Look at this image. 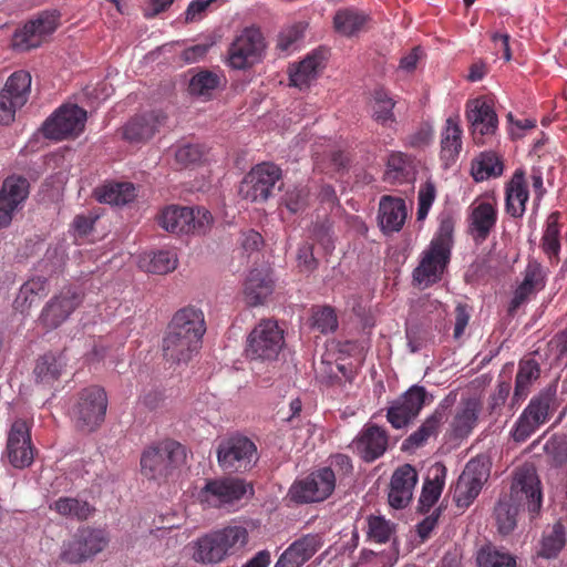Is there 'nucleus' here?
Returning a JSON list of instances; mask_svg holds the SVG:
<instances>
[{
  "label": "nucleus",
  "mask_w": 567,
  "mask_h": 567,
  "mask_svg": "<svg viewBox=\"0 0 567 567\" xmlns=\"http://www.w3.org/2000/svg\"><path fill=\"white\" fill-rule=\"evenodd\" d=\"M136 196L132 183H110L95 189V197L100 203L122 206L132 202Z\"/></svg>",
  "instance_id": "40"
},
{
  "label": "nucleus",
  "mask_w": 567,
  "mask_h": 567,
  "mask_svg": "<svg viewBox=\"0 0 567 567\" xmlns=\"http://www.w3.org/2000/svg\"><path fill=\"white\" fill-rule=\"evenodd\" d=\"M417 478L416 470L410 464H404L394 471L389 492L391 507L401 509L410 504Z\"/></svg>",
  "instance_id": "26"
},
{
  "label": "nucleus",
  "mask_w": 567,
  "mask_h": 567,
  "mask_svg": "<svg viewBox=\"0 0 567 567\" xmlns=\"http://www.w3.org/2000/svg\"><path fill=\"white\" fill-rule=\"evenodd\" d=\"M265 47L264 37L258 29H244L229 47L228 65L235 70L252 66L261 60Z\"/></svg>",
  "instance_id": "15"
},
{
  "label": "nucleus",
  "mask_w": 567,
  "mask_h": 567,
  "mask_svg": "<svg viewBox=\"0 0 567 567\" xmlns=\"http://www.w3.org/2000/svg\"><path fill=\"white\" fill-rule=\"evenodd\" d=\"M173 152L176 165L182 168L199 163L206 148L198 143L181 142L173 147Z\"/></svg>",
  "instance_id": "51"
},
{
  "label": "nucleus",
  "mask_w": 567,
  "mask_h": 567,
  "mask_svg": "<svg viewBox=\"0 0 567 567\" xmlns=\"http://www.w3.org/2000/svg\"><path fill=\"white\" fill-rule=\"evenodd\" d=\"M445 417V406L441 404L423 421L416 431L404 440L402 449L404 451H414L423 446L430 437L437 435Z\"/></svg>",
  "instance_id": "35"
},
{
  "label": "nucleus",
  "mask_w": 567,
  "mask_h": 567,
  "mask_svg": "<svg viewBox=\"0 0 567 567\" xmlns=\"http://www.w3.org/2000/svg\"><path fill=\"white\" fill-rule=\"evenodd\" d=\"M471 311L466 305L458 303L455 308V321L453 337L460 339L468 324Z\"/></svg>",
  "instance_id": "64"
},
{
  "label": "nucleus",
  "mask_w": 567,
  "mask_h": 567,
  "mask_svg": "<svg viewBox=\"0 0 567 567\" xmlns=\"http://www.w3.org/2000/svg\"><path fill=\"white\" fill-rule=\"evenodd\" d=\"M480 411L481 402L477 399H463L450 422V436L456 440L467 437L476 426Z\"/></svg>",
  "instance_id": "29"
},
{
  "label": "nucleus",
  "mask_w": 567,
  "mask_h": 567,
  "mask_svg": "<svg viewBox=\"0 0 567 567\" xmlns=\"http://www.w3.org/2000/svg\"><path fill=\"white\" fill-rule=\"evenodd\" d=\"M323 546L320 534H307L292 542L279 556L274 567H302Z\"/></svg>",
  "instance_id": "24"
},
{
  "label": "nucleus",
  "mask_w": 567,
  "mask_h": 567,
  "mask_svg": "<svg viewBox=\"0 0 567 567\" xmlns=\"http://www.w3.org/2000/svg\"><path fill=\"white\" fill-rule=\"evenodd\" d=\"M58 20L59 17L55 12L39 14L37 19L30 20L14 32L13 47L20 51L38 48L49 34L55 31Z\"/></svg>",
  "instance_id": "20"
},
{
  "label": "nucleus",
  "mask_w": 567,
  "mask_h": 567,
  "mask_svg": "<svg viewBox=\"0 0 567 567\" xmlns=\"http://www.w3.org/2000/svg\"><path fill=\"white\" fill-rule=\"evenodd\" d=\"M205 332L202 310L194 307L179 309L173 316L163 338L164 359L174 364H187L199 352Z\"/></svg>",
  "instance_id": "1"
},
{
  "label": "nucleus",
  "mask_w": 567,
  "mask_h": 567,
  "mask_svg": "<svg viewBox=\"0 0 567 567\" xmlns=\"http://www.w3.org/2000/svg\"><path fill=\"white\" fill-rule=\"evenodd\" d=\"M247 493H252V486L240 478L209 480L198 494V499L205 507L220 508L240 501Z\"/></svg>",
  "instance_id": "11"
},
{
  "label": "nucleus",
  "mask_w": 567,
  "mask_h": 567,
  "mask_svg": "<svg viewBox=\"0 0 567 567\" xmlns=\"http://www.w3.org/2000/svg\"><path fill=\"white\" fill-rule=\"evenodd\" d=\"M336 487V475L330 467H322L307 477L293 482L289 488L290 498L299 504L327 499Z\"/></svg>",
  "instance_id": "10"
},
{
  "label": "nucleus",
  "mask_w": 567,
  "mask_h": 567,
  "mask_svg": "<svg viewBox=\"0 0 567 567\" xmlns=\"http://www.w3.org/2000/svg\"><path fill=\"white\" fill-rule=\"evenodd\" d=\"M64 367L65 359L63 355L47 353L38 360L34 374L38 381L51 383L59 379Z\"/></svg>",
  "instance_id": "45"
},
{
  "label": "nucleus",
  "mask_w": 567,
  "mask_h": 567,
  "mask_svg": "<svg viewBox=\"0 0 567 567\" xmlns=\"http://www.w3.org/2000/svg\"><path fill=\"white\" fill-rule=\"evenodd\" d=\"M408 347L411 352L420 351L427 341V332L422 327L414 324L409 326L405 331Z\"/></svg>",
  "instance_id": "63"
},
{
  "label": "nucleus",
  "mask_w": 567,
  "mask_h": 567,
  "mask_svg": "<svg viewBox=\"0 0 567 567\" xmlns=\"http://www.w3.org/2000/svg\"><path fill=\"white\" fill-rule=\"evenodd\" d=\"M467 212L468 234L476 243L485 241L497 223L496 199L492 196L477 197Z\"/></svg>",
  "instance_id": "17"
},
{
  "label": "nucleus",
  "mask_w": 567,
  "mask_h": 567,
  "mask_svg": "<svg viewBox=\"0 0 567 567\" xmlns=\"http://www.w3.org/2000/svg\"><path fill=\"white\" fill-rule=\"evenodd\" d=\"M312 238L319 244L326 252H331L334 249V234L332 223L327 219L313 226Z\"/></svg>",
  "instance_id": "58"
},
{
  "label": "nucleus",
  "mask_w": 567,
  "mask_h": 567,
  "mask_svg": "<svg viewBox=\"0 0 567 567\" xmlns=\"http://www.w3.org/2000/svg\"><path fill=\"white\" fill-rule=\"evenodd\" d=\"M281 178V169L271 163L254 166L240 183L239 194L251 203H264L272 194L275 185Z\"/></svg>",
  "instance_id": "12"
},
{
  "label": "nucleus",
  "mask_w": 567,
  "mask_h": 567,
  "mask_svg": "<svg viewBox=\"0 0 567 567\" xmlns=\"http://www.w3.org/2000/svg\"><path fill=\"white\" fill-rule=\"evenodd\" d=\"M367 22V16L354 9L339 10L333 18V27L338 33L351 37L358 33Z\"/></svg>",
  "instance_id": "43"
},
{
  "label": "nucleus",
  "mask_w": 567,
  "mask_h": 567,
  "mask_svg": "<svg viewBox=\"0 0 567 567\" xmlns=\"http://www.w3.org/2000/svg\"><path fill=\"white\" fill-rule=\"evenodd\" d=\"M162 228L173 234H205L210 229L213 216L204 207L167 206L158 215Z\"/></svg>",
  "instance_id": "7"
},
{
  "label": "nucleus",
  "mask_w": 567,
  "mask_h": 567,
  "mask_svg": "<svg viewBox=\"0 0 567 567\" xmlns=\"http://www.w3.org/2000/svg\"><path fill=\"white\" fill-rule=\"evenodd\" d=\"M284 330L271 319L261 320L247 337L245 354L251 361L271 362L284 349Z\"/></svg>",
  "instance_id": "6"
},
{
  "label": "nucleus",
  "mask_w": 567,
  "mask_h": 567,
  "mask_svg": "<svg viewBox=\"0 0 567 567\" xmlns=\"http://www.w3.org/2000/svg\"><path fill=\"white\" fill-rule=\"evenodd\" d=\"M326 66V54L321 50H315L307 54L300 62L289 65L290 85L299 90L308 89Z\"/></svg>",
  "instance_id": "27"
},
{
  "label": "nucleus",
  "mask_w": 567,
  "mask_h": 567,
  "mask_svg": "<svg viewBox=\"0 0 567 567\" xmlns=\"http://www.w3.org/2000/svg\"><path fill=\"white\" fill-rule=\"evenodd\" d=\"M305 27L302 23H296L281 30L278 35L277 47L281 52H290L296 43L302 38Z\"/></svg>",
  "instance_id": "57"
},
{
  "label": "nucleus",
  "mask_w": 567,
  "mask_h": 567,
  "mask_svg": "<svg viewBox=\"0 0 567 567\" xmlns=\"http://www.w3.org/2000/svg\"><path fill=\"white\" fill-rule=\"evenodd\" d=\"M248 539V530L243 525L216 528L192 543V558L202 565H218L243 550Z\"/></svg>",
  "instance_id": "3"
},
{
  "label": "nucleus",
  "mask_w": 567,
  "mask_h": 567,
  "mask_svg": "<svg viewBox=\"0 0 567 567\" xmlns=\"http://www.w3.org/2000/svg\"><path fill=\"white\" fill-rule=\"evenodd\" d=\"M446 467L442 463H435L429 471V476L424 481L420 507L427 512L440 498L445 485Z\"/></svg>",
  "instance_id": "36"
},
{
  "label": "nucleus",
  "mask_w": 567,
  "mask_h": 567,
  "mask_svg": "<svg viewBox=\"0 0 567 567\" xmlns=\"http://www.w3.org/2000/svg\"><path fill=\"white\" fill-rule=\"evenodd\" d=\"M540 369L535 360L519 362L515 379L514 400H524L529 393L530 385L539 378Z\"/></svg>",
  "instance_id": "42"
},
{
  "label": "nucleus",
  "mask_w": 567,
  "mask_h": 567,
  "mask_svg": "<svg viewBox=\"0 0 567 567\" xmlns=\"http://www.w3.org/2000/svg\"><path fill=\"white\" fill-rule=\"evenodd\" d=\"M543 493L540 481L533 465H523L515 472L511 495L501 498L495 507L498 530L508 534L516 527L519 507H527L532 515L542 507Z\"/></svg>",
  "instance_id": "2"
},
{
  "label": "nucleus",
  "mask_w": 567,
  "mask_h": 567,
  "mask_svg": "<svg viewBox=\"0 0 567 567\" xmlns=\"http://www.w3.org/2000/svg\"><path fill=\"white\" fill-rule=\"evenodd\" d=\"M491 462L488 457L480 455L465 465L454 488L453 498L458 507H468L478 496L483 485L489 477Z\"/></svg>",
  "instance_id": "9"
},
{
  "label": "nucleus",
  "mask_w": 567,
  "mask_h": 567,
  "mask_svg": "<svg viewBox=\"0 0 567 567\" xmlns=\"http://www.w3.org/2000/svg\"><path fill=\"white\" fill-rule=\"evenodd\" d=\"M388 445L385 429L368 423L352 441L351 449L365 462H373L385 453Z\"/></svg>",
  "instance_id": "23"
},
{
  "label": "nucleus",
  "mask_w": 567,
  "mask_h": 567,
  "mask_svg": "<svg viewBox=\"0 0 567 567\" xmlns=\"http://www.w3.org/2000/svg\"><path fill=\"white\" fill-rule=\"evenodd\" d=\"M556 386L550 385L542 390L534 396L524 409L538 424H544L549 420L550 411L556 401Z\"/></svg>",
  "instance_id": "41"
},
{
  "label": "nucleus",
  "mask_w": 567,
  "mask_h": 567,
  "mask_svg": "<svg viewBox=\"0 0 567 567\" xmlns=\"http://www.w3.org/2000/svg\"><path fill=\"white\" fill-rule=\"evenodd\" d=\"M30 184L19 175L8 176L0 188V229L8 227L29 196Z\"/></svg>",
  "instance_id": "18"
},
{
  "label": "nucleus",
  "mask_w": 567,
  "mask_h": 567,
  "mask_svg": "<svg viewBox=\"0 0 567 567\" xmlns=\"http://www.w3.org/2000/svg\"><path fill=\"white\" fill-rule=\"evenodd\" d=\"M80 303L79 293L72 289L63 290L45 305L40 316V322L47 329H55L71 316Z\"/></svg>",
  "instance_id": "25"
},
{
  "label": "nucleus",
  "mask_w": 567,
  "mask_h": 567,
  "mask_svg": "<svg viewBox=\"0 0 567 567\" xmlns=\"http://www.w3.org/2000/svg\"><path fill=\"white\" fill-rule=\"evenodd\" d=\"M256 445L245 436H230L223 440L217 447V461L226 472H241L255 462Z\"/></svg>",
  "instance_id": "16"
},
{
  "label": "nucleus",
  "mask_w": 567,
  "mask_h": 567,
  "mask_svg": "<svg viewBox=\"0 0 567 567\" xmlns=\"http://www.w3.org/2000/svg\"><path fill=\"white\" fill-rule=\"evenodd\" d=\"M435 197H436L435 185L431 181H426L420 187L419 196H417L419 206H417L416 215H417L419 220H422L427 216V214L435 200Z\"/></svg>",
  "instance_id": "60"
},
{
  "label": "nucleus",
  "mask_w": 567,
  "mask_h": 567,
  "mask_svg": "<svg viewBox=\"0 0 567 567\" xmlns=\"http://www.w3.org/2000/svg\"><path fill=\"white\" fill-rule=\"evenodd\" d=\"M49 508L64 518L76 520H86L95 511L87 501L71 496L59 497L49 504Z\"/></svg>",
  "instance_id": "37"
},
{
  "label": "nucleus",
  "mask_w": 567,
  "mask_h": 567,
  "mask_svg": "<svg viewBox=\"0 0 567 567\" xmlns=\"http://www.w3.org/2000/svg\"><path fill=\"white\" fill-rule=\"evenodd\" d=\"M547 272L535 259H530L524 271V279L516 288L511 301V310L517 309L526 302L530 296L543 290L546 286Z\"/></svg>",
  "instance_id": "28"
},
{
  "label": "nucleus",
  "mask_w": 567,
  "mask_h": 567,
  "mask_svg": "<svg viewBox=\"0 0 567 567\" xmlns=\"http://www.w3.org/2000/svg\"><path fill=\"white\" fill-rule=\"evenodd\" d=\"M109 401L103 388L91 385L82 389L70 402L69 416L84 432H93L105 420Z\"/></svg>",
  "instance_id": "5"
},
{
  "label": "nucleus",
  "mask_w": 567,
  "mask_h": 567,
  "mask_svg": "<svg viewBox=\"0 0 567 567\" xmlns=\"http://www.w3.org/2000/svg\"><path fill=\"white\" fill-rule=\"evenodd\" d=\"M308 200L309 190L305 186L288 189L282 198L285 206L293 214L302 212L307 207Z\"/></svg>",
  "instance_id": "56"
},
{
  "label": "nucleus",
  "mask_w": 567,
  "mask_h": 567,
  "mask_svg": "<svg viewBox=\"0 0 567 567\" xmlns=\"http://www.w3.org/2000/svg\"><path fill=\"white\" fill-rule=\"evenodd\" d=\"M7 455L12 466L24 468L33 461L30 425L24 420H17L11 425L7 440Z\"/></svg>",
  "instance_id": "21"
},
{
  "label": "nucleus",
  "mask_w": 567,
  "mask_h": 567,
  "mask_svg": "<svg viewBox=\"0 0 567 567\" xmlns=\"http://www.w3.org/2000/svg\"><path fill=\"white\" fill-rule=\"evenodd\" d=\"M272 291L274 279L269 269L261 268L249 271L244 284V295L247 305L255 307L264 303Z\"/></svg>",
  "instance_id": "32"
},
{
  "label": "nucleus",
  "mask_w": 567,
  "mask_h": 567,
  "mask_svg": "<svg viewBox=\"0 0 567 567\" xmlns=\"http://www.w3.org/2000/svg\"><path fill=\"white\" fill-rule=\"evenodd\" d=\"M511 385L507 382L497 384L496 390L489 395L487 401V410L491 415L497 417L508 398Z\"/></svg>",
  "instance_id": "61"
},
{
  "label": "nucleus",
  "mask_w": 567,
  "mask_h": 567,
  "mask_svg": "<svg viewBox=\"0 0 567 567\" xmlns=\"http://www.w3.org/2000/svg\"><path fill=\"white\" fill-rule=\"evenodd\" d=\"M177 256L173 251L145 252L138 258V267L150 274L165 275L176 269Z\"/></svg>",
  "instance_id": "39"
},
{
  "label": "nucleus",
  "mask_w": 567,
  "mask_h": 567,
  "mask_svg": "<svg viewBox=\"0 0 567 567\" xmlns=\"http://www.w3.org/2000/svg\"><path fill=\"white\" fill-rule=\"evenodd\" d=\"M395 101L383 89H378L373 93L372 103V117L373 120L383 125L391 126L395 123V115L393 109Z\"/></svg>",
  "instance_id": "44"
},
{
  "label": "nucleus",
  "mask_w": 567,
  "mask_h": 567,
  "mask_svg": "<svg viewBox=\"0 0 567 567\" xmlns=\"http://www.w3.org/2000/svg\"><path fill=\"white\" fill-rule=\"evenodd\" d=\"M165 116L161 112H150L132 118L123 131L125 140L141 143L152 138L164 124Z\"/></svg>",
  "instance_id": "31"
},
{
  "label": "nucleus",
  "mask_w": 567,
  "mask_h": 567,
  "mask_svg": "<svg viewBox=\"0 0 567 567\" xmlns=\"http://www.w3.org/2000/svg\"><path fill=\"white\" fill-rule=\"evenodd\" d=\"M107 544L105 532L102 529L79 528L72 539L64 543L60 557L69 564L83 563L102 551Z\"/></svg>",
  "instance_id": "14"
},
{
  "label": "nucleus",
  "mask_w": 567,
  "mask_h": 567,
  "mask_svg": "<svg viewBox=\"0 0 567 567\" xmlns=\"http://www.w3.org/2000/svg\"><path fill=\"white\" fill-rule=\"evenodd\" d=\"M426 391L423 386L412 385L396 400L392 401L386 412V420L394 429H403L415 419L425 403Z\"/></svg>",
  "instance_id": "19"
},
{
  "label": "nucleus",
  "mask_w": 567,
  "mask_h": 567,
  "mask_svg": "<svg viewBox=\"0 0 567 567\" xmlns=\"http://www.w3.org/2000/svg\"><path fill=\"white\" fill-rule=\"evenodd\" d=\"M478 567H516L515 558L508 553L486 547L477 555Z\"/></svg>",
  "instance_id": "53"
},
{
  "label": "nucleus",
  "mask_w": 567,
  "mask_h": 567,
  "mask_svg": "<svg viewBox=\"0 0 567 567\" xmlns=\"http://www.w3.org/2000/svg\"><path fill=\"white\" fill-rule=\"evenodd\" d=\"M219 84V78L210 71H202L189 81V92L193 95L209 96Z\"/></svg>",
  "instance_id": "54"
},
{
  "label": "nucleus",
  "mask_w": 567,
  "mask_h": 567,
  "mask_svg": "<svg viewBox=\"0 0 567 567\" xmlns=\"http://www.w3.org/2000/svg\"><path fill=\"white\" fill-rule=\"evenodd\" d=\"M453 231V219L450 216H442L436 234L423 251L420 265L413 271V279L417 284L429 287L441 280L450 261Z\"/></svg>",
  "instance_id": "4"
},
{
  "label": "nucleus",
  "mask_w": 567,
  "mask_h": 567,
  "mask_svg": "<svg viewBox=\"0 0 567 567\" xmlns=\"http://www.w3.org/2000/svg\"><path fill=\"white\" fill-rule=\"evenodd\" d=\"M505 209L508 215L519 218L525 214L529 194L525 179V172L516 169L505 189Z\"/></svg>",
  "instance_id": "34"
},
{
  "label": "nucleus",
  "mask_w": 567,
  "mask_h": 567,
  "mask_svg": "<svg viewBox=\"0 0 567 567\" xmlns=\"http://www.w3.org/2000/svg\"><path fill=\"white\" fill-rule=\"evenodd\" d=\"M23 105L16 103V100L3 91H0V124L8 125L14 121L16 113Z\"/></svg>",
  "instance_id": "62"
},
{
  "label": "nucleus",
  "mask_w": 567,
  "mask_h": 567,
  "mask_svg": "<svg viewBox=\"0 0 567 567\" xmlns=\"http://www.w3.org/2000/svg\"><path fill=\"white\" fill-rule=\"evenodd\" d=\"M86 111L75 104L60 106L42 125L45 137L62 141L82 133L86 122Z\"/></svg>",
  "instance_id": "13"
},
{
  "label": "nucleus",
  "mask_w": 567,
  "mask_h": 567,
  "mask_svg": "<svg viewBox=\"0 0 567 567\" xmlns=\"http://www.w3.org/2000/svg\"><path fill=\"white\" fill-rule=\"evenodd\" d=\"M185 460V449L175 441L161 442L141 456V472L150 480L166 478Z\"/></svg>",
  "instance_id": "8"
},
{
  "label": "nucleus",
  "mask_w": 567,
  "mask_h": 567,
  "mask_svg": "<svg viewBox=\"0 0 567 567\" xmlns=\"http://www.w3.org/2000/svg\"><path fill=\"white\" fill-rule=\"evenodd\" d=\"M539 426L540 424L524 410L515 423L512 436L516 442H524L534 434Z\"/></svg>",
  "instance_id": "59"
},
{
  "label": "nucleus",
  "mask_w": 567,
  "mask_h": 567,
  "mask_svg": "<svg viewBox=\"0 0 567 567\" xmlns=\"http://www.w3.org/2000/svg\"><path fill=\"white\" fill-rule=\"evenodd\" d=\"M465 116L475 137L495 134L498 126L497 114L493 103L485 96L468 100L465 106Z\"/></svg>",
  "instance_id": "22"
},
{
  "label": "nucleus",
  "mask_w": 567,
  "mask_h": 567,
  "mask_svg": "<svg viewBox=\"0 0 567 567\" xmlns=\"http://www.w3.org/2000/svg\"><path fill=\"white\" fill-rule=\"evenodd\" d=\"M566 544L565 528L560 523H556L549 530H545L539 555L544 558L556 557Z\"/></svg>",
  "instance_id": "50"
},
{
  "label": "nucleus",
  "mask_w": 567,
  "mask_h": 567,
  "mask_svg": "<svg viewBox=\"0 0 567 567\" xmlns=\"http://www.w3.org/2000/svg\"><path fill=\"white\" fill-rule=\"evenodd\" d=\"M471 173L476 182L497 177L503 173V163L493 153H482L473 161Z\"/></svg>",
  "instance_id": "47"
},
{
  "label": "nucleus",
  "mask_w": 567,
  "mask_h": 567,
  "mask_svg": "<svg viewBox=\"0 0 567 567\" xmlns=\"http://www.w3.org/2000/svg\"><path fill=\"white\" fill-rule=\"evenodd\" d=\"M411 159L402 152H391L388 162L385 176L393 183H402L410 175Z\"/></svg>",
  "instance_id": "52"
},
{
  "label": "nucleus",
  "mask_w": 567,
  "mask_h": 567,
  "mask_svg": "<svg viewBox=\"0 0 567 567\" xmlns=\"http://www.w3.org/2000/svg\"><path fill=\"white\" fill-rule=\"evenodd\" d=\"M462 135L460 116L447 117L441 132V159L446 167L456 162L462 151Z\"/></svg>",
  "instance_id": "33"
},
{
  "label": "nucleus",
  "mask_w": 567,
  "mask_h": 567,
  "mask_svg": "<svg viewBox=\"0 0 567 567\" xmlns=\"http://www.w3.org/2000/svg\"><path fill=\"white\" fill-rule=\"evenodd\" d=\"M395 533V524L380 515L367 517V536L370 542L385 544Z\"/></svg>",
  "instance_id": "49"
},
{
  "label": "nucleus",
  "mask_w": 567,
  "mask_h": 567,
  "mask_svg": "<svg viewBox=\"0 0 567 567\" xmlns=\"http://www.w3.org/2000/svg\"><path fill=\"white\" fill-rule=\"evenodd\" d=\"M559 217L560 214L558 212H553L546 219L545 230L542 237V248L543 251L548 256V258L558 260V255L560 251V240H559Z\"/></svg>",
  "instance_id": "48"
},
{
  "label": "nucleus",
  "mask_w": 567,
  "mask_h": 567,
  "mask_svg": "<svg viewBox=\"0 0 567 567\" xmlns=\"http://www.w3.org/2000/svg\"><path fill=\"white\" fill-rule=\"evenodd\" d=\"M406 205L402 198L383 196L379 203L378 220L384 234L400 231L406 219Z\"/></svg>",
  "instance_id": "30"
},
{
  "label": "nucleus",
  "mask_w": 567,
  "mask_h": 567,
  "mask_svg": "<svg viewBox=\"0 0 567 567\" xmlns=\"http://www.w3.org/2000/svg\"><path fill=\"white\" fill-rule=\"evenodd\" d=\"M31 75L24 70L13 72L7 80L3 89L4 93L16 100V103L24 105L31 91Z\"/></svg>",
  "instance_id": "46"
},
{
  "label": "nucleus",
  "mask_w": 567,
  "mask_h": 567,
  "mask_svg": "<svg viewBox=\"0 0 567 567\" xmlns=\"http://www.w3.org/2000/svg\"><path fill=\"white\" fill-rule=\"evenodd\" d=\"M312 324L322 333H330L338 328V319L333 308L329 306L313 310Z\"/></svg>",
  "instance_id": "55"
},
{
  "label": "nucleus",
  "mask_w": 567,
  "mask_h": 567,
  "mask_svg": "<svg viewBox=\"0 0 567 567\" xmlns=\"http://www.w3.org/2000/svg\"><path fill=\"white\" fill-rule=\"evenodd\" d=\"M49 292L48 281L42 277H33L25 281L14 300V307L21 312L28 311L33 305H38Z\"/></svg>",
  "instance_id": "38"
}]
</instances>
